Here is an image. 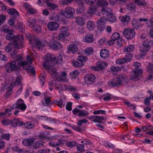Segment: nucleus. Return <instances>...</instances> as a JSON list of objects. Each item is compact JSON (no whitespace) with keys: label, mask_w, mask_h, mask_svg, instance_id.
<instances>
[{"label":"nucleus","mask_w":153,"mask_h":153,"mask_svg":"<svg viewBox=\"0 0 153 153\" xmlns=\"http://www.w3.org/2000/svg\"><path fill=\"white\" fill-rule=\"evenodd\" d=\"M23 79V78L21 75H19L16 78L15 84V85H22L21 84V80Z\"/></svg>","instance_id":"473e14b6"},{"label":"nucleus","mask_w":153,"mask_h":153,"mask_svg":"<svg viewBox=\"0 0 153 153\" xmlns=\"http://www.w3.org/2000/svg\"><path fill=\"white\" fill-rule=\"evenodd\" d=\"M32 28L37 32H38L41 30V27L39 26L36 25V24Z\"/></svg>","instance_id":"338daca9"},{"label":"nucleus","mask_w":153,"mask_h":153,"mask_svg":"<svg viewBox=\"0 0 153 153\" xmlns=\"http://www.w3.org/2000/svg\"><path fill=\"white\" fill-rule=\"evenodd\" d=\"M95 25L93 22L89 21L87 23V27L90 31H91L95 28Z\"/></svg>","instance_id":"b1692460"},{"label":"nucleus","mask_w":153,"mask_h":153,"mask_svg":"<svg viewBox=\"0 0 153 153\" xmlns=\"http://www.w3.org/2000/svg\"><path fill=\"white\" fill-rule=\"evenodd\" d=\"M103 119L104 117H102L96 116V117H95V119L92 120V121L99 123H102V120Z\"/></svg>","instance_id":"72a5a7b5"},{"label":"nucleus","mask_w":153,"mask_h":153,"mask_svg":"<svg viewBox=\"0 0 153 153\" xmlns=\"http://www.w3.org/2000/svg\"><path fill=\"white\" fill-rule=\"evenodd\" d=\"M68 49L73 53H74L77 51L78 48L76 45L71 44L69 45V47H68Z\"/></svg>","instance_id":"393cba45"},{"label":"nucleus","mask_w":153,"mask_h":153,"mask_svg":"<svg viewBox=\"0 0 153 153\" xmlns=\"http://www.w3.org/2000/svg\"><path fill=\"white\" fill-rule=\"evenodd\" d=\"M134 2L140 7H145L146 4L145 0H134Z\"/></svg>","instance_id":"a878e982"},{"label":"nucleus","mask_w":153,"mask_h":153,"mask_svg":"<svg viewBox=\"0 0 153 153\" xmlns=\"http://www.w3.org/2000/svg\"><path fill=\"white\" fill-rule=\"evenodd\" d=\"M72 103L71 102H68L66 106V109L68 111H71L72 110Z\"/></svg>","instance_id":"052dcab7"},{"label":"nucleus","mask_w":153,"mask_h":153,"mask_svg":"<svg viewBox=\"0 0 153 153\" xmlns=\"http://www.w3.org/2000/svg\"><path fill=\"white\" fill-rule=\"evenodd\" d=\"M75 12V9L73 7H68L65 8V12L61 13L67 18L71 19L74 18V14Z\"/></svg>","instance_id":"423d86ee"},{"label":"nucleus","mask_w":153,"mask_h":153,"mask_svg":"<svg viewBox=\"0 0 153 153\" xmlns=\"http://www.w3.org/2000/svg\"><path fill=\"white\" fill-rule=\"evenodd\" d=\"M110 69L114 72H117L120 70V68L118 66H112L111 67Z\"/></svg>","instance_id":"5fc2aeb1"},{"label":"nucleus","mask_w":153,"mask_h":153,"mask_svg":"<svg viewBox=\"0 0 153 153\" xmlns=\"http://www.w3.org/2000/svg\"><path fill=\"white\" fill-rule=\"evenodd\" d=\"M94 51V50L92 47L88 48L85 50V52L87 55L92 54Z\"/></svg>","instance_id":"f704fd0d"},{"label":"nucleus","mask_w":153,"mask_h":153,"mask_svg":"<svg viewBox=\"0 0 153 153\" xmlns=\"http://www.w3.org/2000/svg\"><path fill=\"white\" fill-rule=\"evenodd\" d=\"M67 74L63 71L61 73L60 75L58 76V80L65 81L66 78Z\"/></svg>","instance_id":"cd10ccee"},{"label":"nucleus","mask_w":153,"mask_h":153,"mask_svg":"<svg viewBox=\"0 0 153 153\" xmlns=\"http://www.w3.org/2000/svg\"><path fill=\"white\" fill-rule=\"evenodd\" d=\"M55 59L56 60V63L57 64H62L63 63L61 53H59L56 58L55 57Z\"/></svg>","instance_id":"2f4dec72"},{"label":"nucleus","mask_w":153,"mask_h":153,"mask_svg":"<svg viewBox=\"0 0 153 153\" xmlns=\"http://www.w3.org/2000/svg\"><path fill=\"white\" fill-rule=\"evenodd\" d=\"M60 33L58 35V39L63 40L66 37L69 35V29L67 27L62 26L59 29Z\"/></svg>","instance_id":"20e7f679"},{"label":"nucleus","mask_w":153,"mask_h":153,"mask_svg":"<svg viewBox=\"0 0 153 153\" xmlns=\"http://www.w3.org/2000/svg\"><path fill=\"white\" fill-rule=\"evenodd\" d=\"M132 25L133 27L135 29H139L140 28L142 27L143 26L142 24L138 21H136L135 23H133Z\"/></svg>","instance_id":"c756f323"},{"label":"nucleus","mask_w":153,"mask_h":153,"mask_svg":"<svg viewBox=\"0 0 153 153\" xmlns=\"http://www.w3.org/2000/svg\"><path fill=\"white\" fill-rule=\"evenodd\" d=\"M105 27V25L98 23L97 26V30L100 31H102L104 29Z\"/></svg>","instance_id":"49530a36"},{"label":"nucleus","mask_w":153,"mask_h":153,"mask_svg":"<svg viewBox=\"0 0 153 153\" xmlns=\"http://www.w3.org/2000/svg\"><path fill=\"white\" fill-rule=\"evenodd\" d=\"M75 22L77 24L80 26H82L85 24V22L83 21L82 18L81 17H77L75 18Z\"/></svg>","instance_id":"c9c22d12"},{"label":"nucleus","mask_w":153,"mask_h":153,"mask_svg":"<svg viewBox=\"0 0 153 153\" xmlns=\"http://www.w3.org/2000/svg\"><path fill=\"white\" fill-rule=\"evenodd\" d=\"M120 37V34L118 33H114L112 35L111 39L114 40H117L119 39Z\"/></svg>","instance_id":"09e8293b"},{"label":"nucleus","mask_w":153,"mask_h":153,"mask_svg":"<svg viewBox=\"0 0 153 153\" xmlns=\"http://www.w3.org/2000/svg\"><path fill=\"white\" fill-rule=\"evenodd\" d=\"M83 39L85 42L87 43L93 42L94 41L93 35L91 33H88L87 34Z\"/></svg>","instance_id":"2eb2a0df"},{"label":"nucleus","mask_w":153,"mask_h":153,"mask_svg":"<svg viewBox=\"0 0 153 153\" xmlns=\"http://www.w3.org/2000/svg\"><path fill=\"white\" fill-rule=\"evenodd\" d=\"M79 72L77 71H75L70 73L71 77L72 78H75L79 76Z\"/></svg>","instance_id":"79ce46f5"},{"label":"nucleus","mask_w":153,"mask_h":153,"mask_svg":"<svg viewBox=\"0 0 153 153\" xmlns=\"http://www.w3.org/2000/svg\"><path fill=\"white\" fill-rule=\"evenodd\" d=\"M142 72V70L140 69H134L131 73L130 79L134 81L138 80V76L140 75Z\"/></svg>","instance_id":"1a4fd4ad"},{"label":"nucleus","mask_w":153,"mask_h":153,"mask_svg":"<svg viewBox=\"0 0 153 153\" xmlns=\"http://www.w3.org/2000/svg\"><path fill=\"white\" fill-rule=\"evenodd\" d=\"M27 106L25 104L24 101L20 99L13 104L11 107V109H14L15 108L20 109L21 111H24L26 109Z\"/></svg>","instance_id":"39448f33"},{"label":"nucleus","mask_w":153,"mask_h":153,"mask_svg":"<svg viewBox=\"0 0 153 153\" xmlns=\"http://www.w3.org/2000/svg\"><path fill=\"white\" fill-rule=\"evenodd\" d=\"M46 61L43 63L44 68L47 69L51 68L52 66L54 65L53 62L55 60V57L54 55L48 54L45 56Z\"/></svg>","instance_id":"f03ea898"},{"label":"nucleus","mask_w":153,"mask_h":153,"mask_svg":"<svg viewBox=\"0 0 153 153\" xmlns=\"http://www.w3.org/2000/svg\"><path fill=\"white\" fill-rule=\"evenodd\" d=\"M116 63L117 64H122L126 63H127L126 59L124 58L119 59L116 61Z\"/></svg>","instance_id":"e433bc0d"},{"label":"nucleus","mask_w":153,"mask_h":153,"mask_svg":"<svg viewBox=\"0 0 153 153\" xmlns=\"http://www.w3.org/2000/svg\"><path fill=\"white\" fill-rule=\"evenodd\" d=\"M20 121L19 119H14L10 120V125L13 127H16L17 125L19 126Z\"/></svg>","instance_id":"c85d7f7f"},{"label":"nucleus","mask_w":153,"mask_h":153,"mask_svg":"<svg viewBox=\"0 0 153 153\" xmlns=\"http://www.w3.org/2000/svg\"><path fill=\"white\" fill-rule=\"evenodd\" d=\"M49 47L50 49L57 50L61 49L63 46L59 42L53 41L49 44Z\"/></svg>","instance_id":"9d476101"},{"label":"nucleus","mask_w":153,"mask_h":153,"mask_svg":"<svg viewBox=\"0 0 153 153\" xmlns=\"http://www.w3.org/2000/svg\"><path fill=\"white\" fill-rule=\"evenodd\" d=\"M5 69L7 73H11L13 71L18 70L19 67L17 65L16 61L7 63L5 67Z\"/></svg>","instance_id":"6e6552de"},{"label":"nucleus","mask_w":153,"mask_h":153,"mask_svg":"<svg viewBox=\"0 0 153 153\" xmlns=\"http://www.w3.org/2000/svg\"><path fill=\"white\" fill-rule=\"evenodd\" d=\"M23 46L22 42L10 41L5 47V51L7 52H10L12 50V48L19 49L22 48Z\"/></svg>","instance_id":"f257e3e1"},{"label":"nucleus","mask_w":153,"mask_h":153,"mask_svg":"<svg viewBox=\"0 0 153 153\" xmlns=\"http://www.w3.org/2000/svg\"><path fill=\"white\" fill-rule=\"evenodd\" d=\"M96 10V8L95 7H92L90 8L87 10V12L89 14L94 13Z\"/></svg>","instance_id":"0e129e2a"},{"label":"nucleus","mask_w":153,"mask_h":153,"mask_svg":"<svg viewBox=\"0 0 153 153\" xmlns=\"http://www.w3.org/2000/svg\"><path fill=\"white\" fill-rule=\"evenodd\" d=\"M63 85L61 84H58L56 83L55 85V87L56 89H58L59 91L64 90V89L63 88Z\"/></svg>","instance_id":"603ef678"},{"label":"nucleus","mask_w":153,"mask_h":153,"mask_svg":"<svg viewBox=\"0 0 153 153\" xmlns=\"http://www.w3.org/2000/svg\"><path fill=\"white\" fill-rule=\"evenodd\" d=\"M59 26V24L56 22H50L47 25V27L50 31L56 30Z\"/></svg>","instance_id":"ddd939ff"},{"label":"nucleus","mask_w":153,"mask_h":153,"mask_svg":"<svg viewBox=\"0 0 153 153\" xmlns=\"http://www.w3.org/2000/svg\"><path fill=\"white\" fill-rule=\"evenodd\" d=\"M109 21L113 22L117 21V19L112 13L108 16Z\"/></svg>","instance_id":"ea45409f"},{"label":"nucleus","mask_w":153,"mask_h":153,"mask_svg":"<svg viewBox=\"0 0 153 153\" xmlns=\"http://www.w3.org/2000/svg\"><path fill=\"white\" fill-rule=\"evenodd\" d=\"M88 113L86 110H83L80 111L79 113V115L81 116H87Z\"/></svg>","instance_id":"680f3d73"},{"label":"nucleus","mask_w":153,"mask_h":153,"mask_svg":"<svg viewBox=\"0 0 153 153\" xmlns=\"http://www.w3.org/2000/svg\"><path fill=\"white\" fill-rule=\"evenodd\" d=\"M84 79L85 83L89 85L95 81V77L94 75L88 74L85 76Z\"/></svg>","instance_id":"f8f14e48"},{"label":"nucleus","mask_w":153,"mask_h":153,"mask_svg":"<svg viewBox=\"0 0 153 153\" xmlns=\"http://www.w3.org/2000/svg\"><path fill=\"white\" fill-rule=\"evenodd\" d=\"M126 9L128 10L134 12L135 10V6L133 4H128L126 5Z\"/></svg>","instance_id":"7c9ffc66"},{"label":"nucleus","mask_w":153,"mask_h":153,"mask_svg":"<svg viewBox=\"0 0 153 153\" xmlns=\"http://www.w3.org/2000/svg\"><path fill=\"white\" fill-rule=\"evenodd\" d=\"M36 22V20L35 19L31 18L27 19V25L31 28H32Z\"/></svg>","instance_id":"6ab92c4d"},{"label":"nucleus","mask_w":153,"mask_h":153,"mask_svg":"<svg viewBox=\"0 0 153 153\" xmlns=\"http://www.w3.org/2000/svg\"><path fill=\"white\" fill-rule=\"evenodd\" d=\"M82 123L81 121L80 120L78 121L77 125L78 126H76L75 125L71 126V127L74 130L77 131L78 132H82L83 131L85 130V127H81Z\"/></svg>","instance_id":"4468645a"},{"label":"nucleus","mask_w":153,"mask_h":153,"mask_svg":"<svg viewBox=\"0 0 153 153\" xmlns=\"http://www.w3.org/2000/svg\"><path fill=\"white\" fill-rule=\"evenodd\" d=\"M107 19L106 17H102L98 20V21L100 23L105 25V23L107 21Z\"/></svg>","instance_id":"3c124183"},{"label":"nucleus","mask_w":153,"mask_h":153,"mask_svg":"<svg viewBox=\"0 0 153 153\" xmlns=\"http://www.w3.org/2000/svg\"><path fill=\"white\" fill-rule=\"evenodd\" d=\"M123 36L128 40L133 38L135 36V33L133 29L127 28L123 31Z\"/></svg>","instance_id":"0eeeda50"},{"label":"nucleus","mask_w":153,"mask_h":153,"mask_svg":"<svg viewBox=\"0 0 153 153\" xmlns=\"http://www.w3.org/2000/svg\"><path fill=\"white\" fill-rule=\"evenodd\" d=\"M44 143L42 140L36 141L33 146L34 149H40L44 146Z\"/></svg>","instance_id":"4be33fe9"},{"label":"nucleus","mask_w":153,"mask_h":153,"mask_svg":"<svg viewBox=\"0 0 153 153\" xmlns=\"http://www.w3.org/2000/svg\"><path fill=\"white\" fill-rule=\"evenodd\" d=\"M101 11L103 12V14L108 16L112 13V10L111 9L106 7H103L101 9Z\"/></svg>","instance_id":"aec40b11"},{"label":"nucleus","mask_w":153,"mask_h":153,"mask_svg":"<svg viewBox=\"0 0 153 153\" xmlns=\"http://www.w3.org/2000/svg\"><path fill=\"white\" fill-rule=\"evenodd\" d=\"M120 19L122 22L125 23H127L130 20V18L129 16H126L120 17Z\"/></svg>","instance_id":"37998d69"},{"label":"nucleus","mask_w":153,"mask_h":153,"mask_svg":"<svg viewBox=\"0 0 153 153\" xmlns=\"http://www.w3.org/2000/svg\"><path fill=\"white\" fill-rule=\"evenodd\" d=\"M7 12L10 15H13L14 18H16L17 16H19V13L18 11L14 8L8 9Z\"/></svg>","instance_id":"f3484780"},{"label":"nucleus","mask_w":153,"mask_h":153,"mask_svg":"<svg viewBox=\"0 0 153 153\" xmlns=\"http://www.w3.org/2000/svg\"><path fill=\"white\" fill-rule=\"evenodd\" d=\"M134 48V46L133 45H128L124 48V51L125 52H130L133 51Z\"/></svg>","instance_id":"bb28decb"},{"label":"nucleus","mask_w":153,"mask_h":153,"mask_svg":"<svg viewBox=\"0 0 153 153\" xmlns=\"http://www.w3.org/2000/svg\"><path fill=\"white\" fill-rule=\"evenodd\" d=\"M50 150L49 149H44L39 150L36 153H49Z\"/></svg>","instance_id":"bf43d9fd"},{"label":"nucleus","mask_w":153,"mask_h":153,"mask_svg":"<svg viewBox=\"0 0 153 153\" xmlns=\"http://www.w3.org/2000/svg\"><path fill=\"white\" fill-rule=\"evenodd\" d=\"M149 48H147V47H145L143 45L140 48V51L142 52L143 53H146L147 51L149 50Z\"/></svg>","instance_id":"69168bd1"},{"label":"nucleus","mask_w":153,"mask_h":153,"mask_svg":"<svg viewBox=\"0 0 153 153\" xmlns=\"http://www.w3.org/2000/svg\"><path fill=\"white\" fill-rule=\"evenodd\" d=\"M133 57V55L131 53H128L126 55L124 58L126 60L127 62L130 61Z\"/></svg>","instance_id":"a18cd8bd"},{"label":"nucleus","mask_w":153,"mask_h":153,"mask_svg":"<svg viewBox=\"0 0 153 153\" xmlns=\"http://www.w3.org/2000/svg\"><path fill=\"white\" fill-rule=\"evenodd\" d=\"M45 102L46 104L48 106H49L51 105V101L50 100L51 99V97H49L48 98H46L45 96Z\"/></svg>","instance_id":"4d7b16f0"},{"label":"nucleus","mask_w":153,"mask_h":153,"mask_svg":"<svg viewBox=\"0 0 153 153\" xmlns=\"http://www.w3.org/2000/svg\"><path fill=\"white\" fill-rule=\"evenodd\" d=\"M114 80H115V85L116 87L117 86L119 85H120L122 82V80L118 78H116L114 79Z\"/></svg>","instance_id":"774afa93"},{"label":"nucleus","mask_w":153,"mask_h":153,"mask_svg":"<svg viewBox=\"0 0 153 153\" xmlns=\"http://www.w3.org/2000/svg\"><path fill=\"white\" fill-rule=\"evenodd\" d=\"M77 143L74 141H68L66 143L67 146L70 147H72L75 146L77 145Z\"/></svg>","instance_id":"a19ab883"},{"label":"nucleus","mask_w":153,"mask_h":153,"mask_svg":"<svg viewBox=\"0 0 153 153\" xmlns=\"http://www.w3.org/2000/svg\"><path fill=\"white\" fill-rule=\"evenodd\" d=\"M1 137L2 138L6 140H9L10 137V134H2Z\"/></svg>","instance_id":"6e6d98bb"},{"label":"nucleus","mask_w":153,"mask_h":153,"mask_svg":"<svg viewBox=\"0 0 153 153\" xmlns=\"http://www.w3.org/2000/svg\"><path fill=\"white\" fill-rule=\"evenodd\" d=\"M152 42L150 40L146 39L143 41V45L145 47H146L147 48H150V45L152 44Z\"/></svg>","instance_id":"4c0bfd02"},{"label":"nucleus","mask_w":153,"mask_h":153,"mask_svg":"<svg viewBox=\"0 0 153 153\" xmlns=\"http://www.w3.org/2000/svg\"><path fill=\"white\" fill-rule=\"evenodd\" d=\"M100 56L102 58L106 59L109 56V52L106 49H102L100 52Z\"/></svg>","instance_id":"dca6fc26"},{"label":"nucleus","mask_w":153,"mask_h":153,"mask_svg":"<svg viewBox=\"0 0 153 153\" xmlns=\"http://www.w3.org/2000/svg\"><path fill=\"white\" fill-rule=\"evenodd\" d=\"M46 5L48 9L51 11L56 10L58 7L56 4L53 3H51L48 1L46 2Z\"/></svg>","instance_id":"412c9836"},{"label":"nucleus","mask_w":153,"mask_h":153,"mask_svg":"<svg viewBox=\"0 0 153 153\" xmlns=\"http://www.w3.org/2000/svg\"><path fill=\"white\" fill-rule=\"evenodd\" d=\"M97 67L94 66L92 67V70L97 71H101L104 67H106L108 65V64L105 62L99 61L97 62Z\"/></svg>","instance_id":"9b49d317"},{"label":"nucleus","mask_w":153,"mask_h":153,"mask_svg":"<svg viewBox=\"0 0 153 153\" xmlns=\"http://www.w3.org/2000/svg\"><path fill=\"white\" fill-rule=\"evenodd\" d=\"M77 151L80 152L85 151L84 150V145L82 144H78L76 146Z\"/></svg>","instance_id":"c03bdc74"},{"label":"nucleus","mask_w":153,"mask_h":153,"mask_svg":"<svg viewBox=\"0 0 153 153\" xmlns=\"http://www.w3.org/2000/svg\"><path fill=\"white\" fill-rule=\"evenodd\" d=\"M146 70L148 72H153V64L149 63L147 66Z\"/></svg>","instance_id":"864d4df0"},{"label":"nucleus","mask_w":153,"mask_h":153,"mask_svg":"<svg viewBox=\"0 0 153 153\" xmlns=\"http://www.w3.org/2000/svg\"><path fill=\"white\" fill-rule=\"evenodd\" d=\"M10 120L9 119H4L2 121V123L4 125H10Z\"/></svg>","instance_id":"13d9d810"},{"label":"nucleus","mask_w":153,"mask_h":153,"mask_svg":"<svg viewBox=\"0 0 153 153\" xmlns=\"http://www.w3.org/2000/svg\"><path fill=\"white\" fill-rule=\"evenodd\" d=\"M6 38L8 40L10 41L22 42L23 37L22 35H15L13 33V31L9 29L8 34L6 36Z\"/></svg>","instance_id":"7ed1b4c3"},{"label":"nucleus","mask_w":153,"mask_h":153,"mask_svg":"<svg viewBox=\"0 0 153 153\" xmlns=\"http://www.w3.org/2000/svg\"><path fill=\"white\" fill-rule=\"evenodd\" d=\"M34 140L33 138H30L25 139L22 142V144L26 146H30L33 143Z\"/></svg>","instance_id":"a211bd4d"},{"label":"nucleus","mask_w":153,"mask_h":153,"mask_svg":"<svg viewBox=\"0 0 153 153\" xmlns=\"http://www.w3.org/2000/svg\"><path fill=\"white\" fill-rule=\"evenodd\" d=\"M17 29L22 32H24L25 31V28H24L22 24L20 23L18 25Z\"/></svg>","instance_id":"e2e57ef3"},{"label":"nucleus","mask_w":153,"mask_h":153,"mask_svg":"<svg viewBox=\"0 0 153 153\" xmlns=\"http://www.w3.org/2000/svg\"><path fill=\"white\" fill-rule=\"evenodd\" d=\"M65 104V102L63 101L62 99H61L59 101H58L57 104L59 107L61 108L62 106H64Z\"/></svg>","instance_id":"8fccbe9b"},{"label":"nucleus","mask_w":153,"mask_h":153,"mask_svg":"<svg viewBox=\"0 0 153 153\" xmlns=\"http://www.w3.org/2000/svg\"><path fill=\"white\" fill-rule=\"evenodd\" d=\"M33 39L36 44V47L38 48L39 49H40L41 47H44V44H43L42 42L39 41L38 39L34 37Z\"/></svg>","instance_id":"5701e85b"},{"label":"nucleus","mask_w":153,"mask_h":153,"mask_svg":"<svg viewBox=\"0 0 153 153\" xmlns=\"http://www.w3.org/2000/svg\"><path fill=\"white\" fill-rule=\"evenodd\" d=\"M97 2L99 6H106L108 4V2L104 0H98Z\"/></svg>","instance_id":"58836bf2"},{"label":"nucleus","mask_w":153,"mask_h":153,"mask_svg":"<svg viewBox=\"0 0 153 153\" xmlns=\"http://www.w3.org/2000/svg\"><path fill=\"white\" fill-rule=\"evenodd\" d=\"M87 59L86 56H79L77 58V60L80 62H84L87 60Z\"/></svg>","instance_id":"de8ad7c7"}]
</instances>
